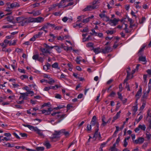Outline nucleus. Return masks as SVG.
Listing matches in <instances>:
<instances>
[{
    "label": "nucleus",
    "mask_w": 151,
    "mask_h": 151,
    "mask_svg": "<svg viewBox=\"0 0 151 151\" xmlns=\"http://www.w3.org/2000/svg\"><path fill=\"white\" fill-rule=\"evenodd\" d=\"M41 107L43 109L42 111V113L50 112L53 110V109L51 108V105L50 102L44 103L42 105Z\"/></svg>",
    "instance_id": "f257e3e1"
},
{
    "label": "nucleus",
    "mask_w": 151,
    "mask_h": 151,
    "mask_svg": "<svg viewBox=\"0 0 151 151\" xmlns=\"http://www.w3.org/2000/svg\"><path fill=\"white\" fill-rule=\"evenodd\" d=\"M43 45L45 48L42 47L40 48V50L45 54L47 53L49 54H51V52H50V50L54 48V47L50 46L45 43L43 44Z\"/></svg>",
    "instance_id": "f03ea898"
},
{
    "label": "nucleus",
    "mask_w": 151,
    "mask_h": 151,
    "mask_svg": "<svg viewBox=\"0 0 151 151\" xmlns=\"http://www.w3.org/2000/svg\"><path fill=\"white\" fill-rule=\"evenodd\" d=\"M51 115L52 116H54L56 119H58L59 122L64 118L65 116L63 114H51Z\"/></svg>",
    "instance_id": "7ed1b4c3"
},
{
    "label": "nucleus",
    "mask_w": 151,
    "mask_h": 151,
    "mask_svg": "<svg viewBox=\"0 0 151 151\" xmlns=\"http://www.w3.org/2000/svg\"><path fill=\"white\" fill-rule=\"evenodd\" d=\"M98 5H88L83 10L85 11H90L92 9H97L98 8Z\"/></svg>",
    "instance_id": "20e7f679"
},
{
    "label": "nucleus",
    "mask_w": 151,
    "mask_h": 151,
    "mask_svg": "<svg viewBox=\"0 0 151 151\" xmlns=\"http://www.w3.org/2000/svg\"><path fill=\"white\" fill-rule=\"evenodd\" d=\"M32 131H34L36 132L37 134L40 136L44 137V135L43 134L41 130L39 129L37 127H34Z\"/></svg>",
    "instance_id": "39448f33"
},
{
    "label": "nucleus",
    "mask_w": 151,
    "mask_h": 151,
    "mask_svg": "<svg viewBox=\"0 0 151 151\" xmlns=\"http://www.w3.org/2000/svg\"><path fill=\"white\" fill-rule=\"evenodd\" d=\"M102 52L105 54L111 52L112 50L111 48L109 46H106L104 49H102Z\"/></svg>",
    "instance_id": "423d86ee"
},
{
    "label": "nucleus",
    "mask_w": 151,
    "mask_h": 151,
    "mask_svg": "<svg viewBox=\"0 0 151 151\" xmlns=\"http://www.w3.org/2000/svg\"><path fill=\"white\" fill-rule=\"evenodd\" d=\"M55 133L53 134L52 136L50 137V138L52 141H54L53 139H57L59 137V134H58V132L57 131H55ZM54 141H55V140H54Z\"/></svg>",
    "instance_id": "0eeeda50"
},
{
    "label": "nucleus",
    "mask_w": 151,
    "mask_h": 151,
    "mask_svg": "<svg viewBox=\"0 0 151 151\" xmlns=\"http://www.w3.org/2000/svg\"><path fill=\"white\" fill-rule=\"evenodd\" d=\"M119 20V19L114 18L113 19H111L110 20L109 23L111 26L114 25L115 26L117 24Z\"/></svg>",
    "instance_id": "6e6552de"
},
{
    "label": "nucleus",
    "mask_w": 151,
    "mask_h": 151,
    "mask_svg": "<svg viewBox=\"0 0 151 151\" xmlns=\"http://www.w3.org/2000/svg\"><path fill=\"white\" fill-rule=\"evenodd\" d=\"M20 6L19 4L17 2H14L13 3L11 4L10 5L9 7H8V8L9 9L10 8H14L17 7H19Z\"/></svg>",
    "instance_id": "1a4fd4ad"
},
{
    "label": "nucleus",
    "mask_w": 151,
    "mask_h": 151,
    "mask_svg": "<svg viewBox=\"0 0 151 151\" xmlns=\"http://www.w3.org/2000/svg\"><path fill=\"white\" fill-rule=\"evenodd\" d=\"M98 130L99 128H97L96 129L95 132L93 136V138H99V139H100V138H101V136L100 133H99L98 132Z\"/></svg>",
    "instance_id": "9d476101"
},
{
    "label": "nucleus",
    "mask_w": 151,
    "mask_h": 151,
    "mask_svg": "<svg viewBox=\"0 0 151 151\" xmlns=\"http://www.w3.org/2000/svg\"><path fill=\"white\" fill-rule=\"evenodd\" d=\"M144 141V139L142 137H139L138 139L135 140L134 143L135 144H141L143 143Z\"/></svg>",
    "instance_id": "9b49d317"
},
{
    "label": "nucleus",
    "mask_w": 151,
    "mask_h": 151,
    "mask_svg": "<svg viewBox=\"0 0 151 151\" xmlns=\"http://www.w3.org/2000/svg\"><path fill=\"white\" fill-rule=\"evenodd\" d=\"M29 23L28 18L23 17L21 25L22 26L27 25Z\"/></svg>",
    "instance_id": "f8f14e48"
},
{
    "label": "nucleus",
    "mask_w": 151,
    "mask_h": 151,
    "mask_svg": "<svg viewBox=\"0 0 151 151\" xmlns=\"http://www.w3.org/2000/svg\"><path fill=\"white\" fill-rule=\"evenodd\" d=\"M148 127H147L146 130L145 135H146V138L148 140H150L151 137V134H150L149 131L150 129H151L150 128L148 129Z\"/></svg>",
    "instance_id": "ddd939ff"
},
{
    "label": "nucleus",
    "mask_w": 151,
    "mask_h": 151,
    "mask_svg": "<svg viewBox=\"0 0 151 151\" xmlns=\"http://www.w3.org/2000/svg\"><path fill=\"white\" fill-rule=\"evenodd\" d=\"M20 94L21 95L19 97V99L22 98L23 100H26L27 98V97L28 96V93H21Z\"/></svg>",
    "instance_id": "4468645a"
},
{
    "label": "nucleus",
    "mask_w": 151,
    "mask_h": 151,
    "mask_svg": "<svg viewBox=\"0 0 151 151\" xmlns=\"http://www.w3.org/2000/svg\"><path fill=\"white\" fill-rule=\"evenodd\" d=\"M142 91V88H141L140 87L139 89L135 95V96L136 97V98H137V99H139L140 98L141 95Z\"/></svg>",
    "instance_id": "2eb2a0df"
},
{
    "label": "nucleus",
    "mask_w": 151,
    "mask_h": 151,
    "mask_svg": "<svg viewBox=\"0 0 151 151\" xmlns=\"http://www.w3.org/2000/svg\"><path fill=\"white\" fill-rule=\"evenodd\" d=\"M92 50H93L94 52L96 54H97L100 52H102V49H100V47H98L97 48H93L92 49Z\"/></svg>",
    "instance_id": "dca6fc26"
},
{
    "label": "nucleus",
    "mask_w": 151,
    "mask_h": 151,
    "mask_svg": "<svg viewBox=\"0 0 151 151\" xmlns=\"http://www.w3.org/2000/svg\"><path fill=\"white\" fill-rule=\"evenodd\" d=\"M14 19L13 17L12 16H8L6 17L4 20H6L7 21L10 22H12Z\"/></svg>",
    "instance_id": "f3484780"
},
{
    "label": "nucleus",
    "mask_w": 151,
    "mask_h": 151,
    "mask_svg": "<svg viewBox=\"0 0 151 151\" xmlns=\"http://www.w3.org/2000/svg\"><path fill=\"white\" fill-rule=\"evenodd\" d=\"M44 20V18L41 17L35 18V22H43Z\"/></svg>",
    "instance_id": "a211bd4d"
},
{
    "label": "nucleus",
    "mask_w": 151,
    "mask_h": 151,
    "mask_svg": "<svg viewBox=\"0 0 151 151\" xmlns=\"http://www.w3.org/2000/svg\"><path fill=\"white\" fill-rule=\"evenodd\" d=\"M44 144L46 146L47 149H49L51 147V145L48 141L45 142Z\"/></svg>",
    "instance_id": "6ab92c4d"
},
{
    "label": "nucleus",
    "mask_w": 151,
    "mask_h": 151,
    "mask_svg": "<svg viewBox=\"0 0 151 151\" xmlns=\"http://www.w3.org/2000/svg\"><path fill=\"white\" fill-rule=\"evenodd\" d=\"M55 47V49L58 51V53H60L61 52V48H63L62 47H59L57 46H52Z\"/></svg>",
    "instance_id": "aec40b11"
},
{
    "label": "nucleus",
    "mask_w": 151,
    "mask_h": 151,
    "mask_svg": "<svg viewBox=\"0 0 151 151\" xmlns=\"http://www.w3.org/2000/svg\"><path fill=\"white\" fill-rule=\"evenodd\" d=\"M139 128H140V129L142 130V131H144L146 129V127L145 124H139Z\"/></svg>",
    "instance_id": "412c9836"
},
{
    "label": "nucleus",
    "mask_w": 151,
    "mask_h": 151,
    "mask_svg": "<svg viewBox=\"0 0 151 151\" xmlns=\"http://www.w3.org/2000/svg\"><path fill=\"white\" fill-rule=\"evenodd\" d=\"M91 124H90L91 126H94L95 125H96V127H97V128H99V124L98 123H97V122H94L92 121L91 122Z\"/></svg>",
    "instance_id": "4be33fe9"
},
{
    "label": "nucleus",
    "mask_w": 151,
    "mask_h": 151,
    "mask_svg": "<svg viewBox=\"0 0 151 151\" xmlns=\"http://www.w3.org/2000/svg\"><path fill=\"white\" fill-rule=\"evenodd\" d=\"M29 23L31 22H35V18L32 17L28 18Z\"/></svg>",
    "instance_id": "5701e85b"
},
{
    "label": "nucleus",
    "mask_w": 151,
    "mask_h": 151,
    "mask_svg": "<svg viewBox=\"0 0 151 151\" xmlns=\"http://www.w3.org/2000/svg\"><path fill=\"white\" fill-rule=\"evenodd\" d=\"M139 60L140 61L143 62H146V59L145 56H141L139 57Z\"/></svg>",
    "instance_id": "b1692460"
},
{
    "label": "nucleus",
    "mask_w": 151,
    "mask_h": 151,
    "mask_svg": "<svg viewBox=\"0 0 151 151\" xmlns=\"http://www.w3.org/2000/svg\"><path fill=\"white\" fill-rule=\"evenodd\" d=\"M146 46V45H143L140 48L139 50V51L138 54H139V55H141V52H142L144 51V49H145Z\"/></svg>",
    "instance_id": "393cba45"
},
{
    "label": "nucleus",
    "mask_w": 151,
    "mask_h": 151,
    "mask_svg": "<svg viewBox=\"0 0 151 151\" xmlns=\"http://www.w3.org/2000/svg\"><path fill=\"white\" fill-rule=\"evenodd\" d=\"M52 67L58 69H60V68L58 67V64L57 63H55L52 65Z\"/></svg>",
    "instance_id": "a878e982"
},
{
    "label": "nucleus",
    "mask_w": 151,
    "mask_h": 151,
    "mask_svg": "<svg viewBox=\"0 0 151 151\" xmlns=\"http://www.w3.org/2000/svg\"><path fill=\"white\" fill-rule=\"evenodd\" d=\"M49 26L47 23L46 24H44L42 27L40 29V30H44V29H47L49 27Z\"/></svg>",
    "instance_id": "bb28decb"
},
{
    "label": "nucleus",
    "mask_w": 151,
    "mask_h": 151,
    "mask_svg": "<svg viewBox=\"0 0 151 151\" xmlns=\"http://www.w3.org/2000/svg\"><path fill=\"white\" fill-rule=\"evenodd\" d=\"M40 14L41 12L40 10H37L36 11H34L33 13V16H37L40 15Z\"/></svg>",
    "instance_id": "cd10ccee"
},
{
    "label": "nucleus",
    "mask_w": 151,
    "mask_h": 151,
    "mask_svg": "<svg viewBox=\"0 0 151 151\" xmlns=\"http://www.w3.org/2000/svg\"><path fill=\"white\" fill-rule=\"evenodd\" d=\"M120 116V114H116V115L114 117L113 119L112 120V122H114L115 121L118 119Z\"/></svg>",
    "instance_id": "c85d7f7f"
},
{
    "label": "nucleus",
    "mask_w": 151,
    "mask_h": 151,
    "mask_svg": "<svg viewBox=\"0 0 151 151\" xmlns=\"http://www.w3.org/2000/svg\"><path fill=\"white\" fill-rule=\"evenodd\" d=\"M23 17H18L16 18V20L18 23H19L21 24V22L23 19Z\"/></svg>",
    "instance_id": "c756f323"
},
{
    "label": "nucleus",
    "mask_w": 151,
    "mask_h": 151,
    "mask_svg": "<svg viewBox=\"0 0 151 151\" xmlns=\"http://www.w3.org/2000/svg\"><path fill=\"white\" fill-rule=\"evenodd\" d=\"M111 120V119L109 118L108 120L106 122L105 121H102V123L101 124V125L104 126H105L107 123H108L110 122V121Z\"/></svg>",
    "instance_id": "7c9ffc66"
},
{
    "label": "nucleus",
    "mask_w": 151,
    "mask_h": 151,
    "mask_svg": "<svg viewBox=\"0 0 151 151\" xmlns=\"http://www.w3.org/2000/svg\"><path fill=\"white\" fill-rule=\"evenodd\" d=\"M24 126L25 127H28L29 129L30 130H31L32 131V129H33L34 127H33V126L30 125L29 124H24Z\"/></svg>",
    "instance_id": "2f4dec72"
},
{
    "label": "nucleus",
    "mask_w": 151,
    "mask_h": 151,
    "mask_svg": "<svg viewBox=\"0 0 151 151\" xmlns=\"http://www.w3.org/2000/svg\"><path fill=\"white\" fill-rule=\"evenodd\" d=\"M36 149L37 151H42L44 150V147H38L36 148Z\"/></svg>",
    "instance_id": "473e14b6"
},
{
    "label": "nucleus",
    "mask_w": 151,
    "mask_h": 151,
    "mask_svg": "<svg viewBox=\"0 0 151 151\" xmlns=\"http://www.w3.org/2000/svg\"><path fill=\"white\" fill-rule=\"evenodd\" d=\"M20 114H12V117L13 119L17 118L18 116L20 115Z\"/></svg>",
    "instance_id": "72a5a7b5"
},
{
    "label": "nucleus",
    "mask_w": 151,
    "mask_h": 151,
    "mask_svg": "<svg viewBox=\"0 0 151 151\" xmlns=\"http://www.w3.org/2000/svg\"><path fill=\"white\" fill-rule=\"evenodd\" d=\"M39 55L38 54L34 55H33L32 56V59L33 60H37L38 59V58H39Z\"/></svg>",
    "instance_id": "f704fd0d"
},
{
    "label": "nucleus",
    "mask_w": 151,
    "mask_h": 151,
    "mask_svg": "<svg viewBox=\"0 0 151 151\" xmlns=\"http://www.w3.org/2000/svg\"><path fill=\"white\" fill-rule=\"evenodd\" d=\"M5 145L8 147H14V144L13 143L11 144L9 143H7L5 144Z\"/></svg>",
    "instance_id": "c9c22d12"
},
{
    "label": "nucleus",
    "mask_w": 151,
    "mask_h": 151,
    "mask_svg": "<svg viewBox=\"0 0 151 151\" xmlns=\"http://www.w3.org/2000/svg\"><path fill=\"white\" fill-rule=\"evenodd\" d=\"M54 80L52 78H50L49 81H47V83L50 85H52L53 83H55Z\"/></svg>",
    "instance_id": "e433bc0d"
},
{
    "label": "nucleus",
    "mask_w": 151,
    "mask_h": 151,
    "mask_svg": "<svg viewBox=\"0 0 151 151\" xmlns=\"http://www.w3.org/2000/svg\"><path fill=\"white\" fill-rule=\"evenodd\" d=\"M44 58L45 57H42L39 56L37 60L41 63H43L44 61Z\"/></svg>",
    "instance_id": "4c0bfd02"
},
{
    "label": "nucleus",
    "mask_w": 151,
    "mask_h": 151,
    "mask_svg": "<svg viewBox=\"0 0 151 151\" xmlns=\"http://www.w3.org/2000/svg\"><path fill=\"white\" fill-rule=\"evenodd\" d=\"M65 129H62L60 131H57V132H58V134H59L60 135L63 133L64 134V132H65Z\"/></svg>",
    "instance_id": "58836bf2"
},
{
    "label": "nucleus",
    "mask_w": 151,
    "mask_h": 151,
    "mask_svg": "<svg viewBox=\"0 0 151 151\" xmlns=\"http://www.w3.org/2000/svg\"><path fill=\"white\" fill-rule=\"evenodd\" d=\"M128 145V141L126 140V139H124L123 142V146L124 147H126Z\"/></svg>",
    "instance_id": "ea45409f"
},
{
    "label": "nucleus",
    "mask_w": 151,
    "mask_h": 151,
    "mask_svg": "<svg viewBox=\"0 0 151 151\" xmlns=\"http://www.w3.org/2000/svg\"><path fill=\"white\" fill-rule=\"evenodd\" d=\"M132 110L134 112H136L137 110V105L133 106L132 108Z\"/></svg>",
    "instance_id": "a19ab883"
},
{
    "label": "nucleus",
    "mask_w": 151,
    "mask_h": 151,
    "mask_svg": "<svg viewBox=\"0 0 151 151\" xmlns=\"http://www.w3.org/2000/svg\"><path fill=\"white\" fill-rule=\"evenodd\" d=\"M120 92H117V94L118 96V98L121 100L123 99V97L122 96V94L120 93Z\"/></svg>",
    "instance_id": "79ce46f5"
},
{
    "label": "nucleus",
    "mask_w": 151,
    "mask_h": 151,
    "mask_svg": "<svg viewBox=\"0 0 151 151\" xmlns=\"http://www.w3.org/2000/svg\"><path fill=\"white\" fill-rule=\"evenodd\" d=\"M93 44L92 42H89L88 43H87L86 45V46L87 47H93Z\"/></svg>",
    "instance_id": "37998d69"
},
{
    "label": "nucleus",
    "mask_w": 151,
    "mask_h": 151,
    "mask_svg": "<svg viewBox=\"0 0 151 151\" xmlns=\"http://www.w3.org/2000/svg\"><path fill=\"white\" fill-rule=\"evenodd\" d=\"M91 31L93 32V33H90V34L91 35H94L95 36H97V33L95 32L94 29H92Z\"/></svg>",
    "instance_id": "c03bdc74"
},
{
    "label": "nucleus",
    "mask_w": 151,
    "mask_h": 151,
    "mask_svg": "<svg viewBox=\"0 0 151 151\" xmlns=\"http://www.w3.org/2000/svg\"><path fill=\"white\" fill-rule=\"evenodd\" d=\"M76 142H77V141L76 140H74L73 141V142H72L70 143V145L69 146L68 148V149L71 146H72V145L74 144L75 143H76Z\"/></svg>",
    "instance_id": "a18cd8bd"
},
{
    "label": "nucleus",
    "mask_w": 151,
    "mask_h": 151,
    "mask_svg": "<svg viewBox=\"0 0 151 151\" xmlns=\"http://www.w3.org/2000/svg\"><path fill=\"white\" fill-rule=\"evenodd\" d=\"M125 88L127 89L128 91H130V90L129 88V83H126V85L125 86Z\"/></svg>",
    "instance_id": "49530a36"
},
{
    "label": "nucleus",
    "mask_w": 151,
    "mask_h": 151,
    "mask_svg": "<svg viewBox=\"0 0 151 151\" xmlns=\"http://www.w3.org/2000/svg\"><path fill=\"white\" fill-rule=\"evenodd\" d=\"M89 19L88 18H86L85 19H83L82 22L83 23H86L89 22Z\"/></svg>",
    "instance_id": "de8ad7c7"
},
{
    "label": "nucleus",
    "mask_w": 151,
    "mask_h": 151,
    "mask_svg": "<svg viewBox=\"0 0 151 151\" xmlns=\"http://www.w3.org/2000/svg\"><path fill=\"white\" fill-rule=\"evenodd\" d=\"M106 32L108 34H110L111 35H112L114 33V31L113 30H108Z\"/></svg>",
    "instance_id": "09e8293b"
},
{
    "label": "nucleus",
    "mask_w": 151,
    "mask_h": 151,
    "mask_svg": "<svg viewBox=\"0 0 151 151\" xmlns=\"http://www.w3.org/2000/svg\"><path fill=\"white\" fill-rule=\"evenodd\" d=\"M120 140V137H119L117 138V139L116 142L115 143H116L117 145H119V143Z\"/></svg>",
    "instance_id": "8fccbe9b"
},
{
    "label": "nucleus",
    "mask_w": 151,
    "mask_h": 151,
    "mask_svg": "<svg viewBox=\"0 0 151 151\" xmlns=\"http://www.w3.org/2000/svg\"><path fill=\"white\" fill-rule=\"evenodd\" d=\"M17 40H14L12 42H10L9 43V45H14L16 44Z\"/></svg>",
    "instance_id": "3c124183"
},
{
    "label": "nucleus",
    "mask_w": 151,
    "mask_h": 151,
    "mask_svg": "<svg viewBox=\"0 0 151 151\" xmlns=\"http://www.w3.org/2000/svg\"><path fill=\"white\" fill-rule=\"evenodd\" d=\"M12 25H6V26H3V28H12Z\"/></svg>",
    "instance_id": "603ef678"
},
{
    "label": "nucleus",
    "mask_w": 151,
    "mask_h": 151,
    "mask_svg": "<svg viewBox=\"0 0 151 151\" xmlns=\"http://www.w3.org/2000/svg\"><path fill=\"white\" fill-rule=\"evenodd\" d=\"M91 125L90 124H88L87 125V130L88 131H91Z\"/></svg>",
    "instance_id": "864d4df0"
},
{
    "label": "nucleus",
    "mask_w": 151,
    "mask_h": 151,
    "mask_svg": "<svg viewBox=\"0 0 151 151\" xmlns=\"http://www.w3.org/2000/svg\"><path fill=\"white\" fill-rule=\"evenodd\" d=\"M28 76L26 75H22L21 76V78L22 80H24V79L27 78Z\"/></svg>",
    "instance_id": "5fc2aeb1"
},
{
    "label": "nucleus",
    "mask_w": 151,
    "mask_h": 151,
    "mask_svg": "<svg viewBox=\"0 0 151 151\" xmlns=\"http://www.w3.org/2000/svg\"><path fill=\"white\" fill-rule=\"evenodd\" d=\"M74 3L73 2H71L68 3L65 6H63V7L65 8L68 6H71Z\"/></svg>",
    "instance_id": "6e6d98bb"
},
{
    "label": "nucleus",
    "mask_w": 151,
    "mask_h": 151,
    "mask_svg": "<svg viewBox=\"0 0 151 151\" xmlns=\"http://www.w3.org/2000/svg\"><path fill=\"white\" fill-rule=\"evenodd\" d=\"M55 97L56 98L60 99L61 98V95L59 94H56Z\"/></svg>",
    "instance_id": "4d7b16f0"
},
{
    "label": "nucleus",
    "mask_w": 151,
    "mask_h": 151,
    "mask_svg": "<svg viewBox=\"0 0 151 151\" xmlns=\"http://www.w3.org/2000/svg\"><path fill=\"white\" fill-rule=\"evenodd\" d=\"M148 96V94L147 93H144V94L142 96V98L143 99H147V97Z\"/></svg>",
    "instance_id": "13d9d810"
},
{
    "label": "nucleus",
    "mask_w": 151,
    "mask_h": 151,
    "mask_svg": "<svg viewBox=\"0 0 151 151\" xmlns=\"http://www.w3.org/2000/svg\"><path fill=\"white\" fill-rule=\"evenodd\" d=\"M119 92H121L123 90V88L122 86V84H120L119 85Z\"/></svg>",
    "instance_id": "bf43d9fd"
},
{
    "label": "nucleus",
    "mask_w": 151,
    "mask_h": 151,
    "mask_svg": "<svg viewBox=\"0 0 151 151\" xmlns=\"http://www.w3.org/2000/svg\"><path fill=\"white\" fill-rule=\"evenodd\" d=\"M145 106V103L143 102L142 104V106L140 108V110H142L144 108Z\"/></svg>",
    "instance_id": "052dcab7"
},
{
    "label": "nucleus",
    "mask_w": 151,
    "mask_h": 151,
    "mask_svg": "<svg viewBox=\"0 0 151 151\" xmlns=\"http://www.w3.org/2000/svg\"><path fill=\"white\" fill-rule=\"evenodd\" d=\"M72 108H73L72 106H71L69 104H68L67 106V111H68L70 109Z\"/></svg>",
    "instance_id": "680f3d73"
},
{
    "label": "nucleus",
    "mask_w": 151,
    "mask_h": 151,
    "mask_svg": "<svg viewBox=\"0 0 151 151\" xmlns=\"http://www.w3.org/2000/svg\"><path fill=\"white\" fill-rule=\"evenodd\" d=\"M40 4L39 3H36L35 4H32L33 8H35L36 7H38L39 6Z\"/></svg>",
    "instance_id": "e2e57ef3"
},
{
    "label": "nucleus",
    "mask_w": 151,
    "mask_h": 151,
    "mask_svg": "<svg viewBox=\"0 0 151 151\" xmlns=\"http://www.w3.org/2000/svg\"><path fill=\"white\" fill-rule=\"evenodd\" d=\"M80 57H77L76 58V62L77 64H80V62L81 61V60L80 59Z\"/></svg>",
    "instance_id": "0e129e2a"
},
{
    "label": "nucleus",
    "mask_w": 151,
    "mask_h": 151,
    "mask_svg": "<svg viewBox=\"0 0 151 151\" xmlns=\"http://www.w3.org/2000/svg\"><path fill=\"white\" fill-rule=\"evenodd\" d=\"M115 93L114 92L112 91L111 93L109 96L111 97H114L115 96Z\"/></svg>",
    "instance_id": "69168bd1"
},
{
    "label": "nucleus",
    "mask_w": 151,
    "mask_h": 151,
    "mask_svg": "<svg viewBox=\"0 0 151 151\" xmlns=\"http://www.w3.org/2000/svg\"><path fill=\"white\" fill-rule=\"evenodd\" d=\"M99 0H94L92 2V5H96V4L97 3H99Z\"/></svg>",
    "instance_id": "338daca9"
},
{
    "label": "nucleus",
    "mask_w": 151,
    "mask_h": 151,
    "mask_svg": "<svg viewBox=\"0 0 151 151\" xmlns=\"http://www.w3.org/2000/svg\"><path fill=\"white\" fill-rule=\"evenodd\" d=\"M61 14V13L60 12H55L53 14L55 16L60 15Z\"/></svg>",
    "instance_id": "774afa93"
}]
</instances>
